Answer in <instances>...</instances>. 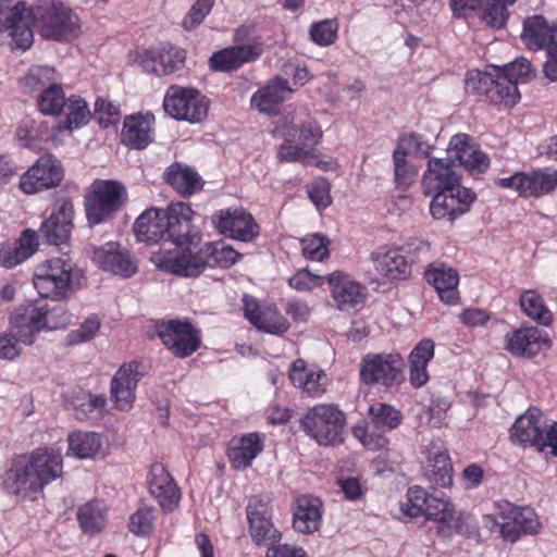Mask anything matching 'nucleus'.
<instances>
[{"label":"nucleus","mask_w":557,"mask_h":557,"mask_svg":"<svg viewBox=\"0 0 557 557\" xmlns=\"http://www.w3.org/2000/svg\"><path fill=\"white\" fill-rule=\"evenodd\" d=\"M287 117L278 121L276 132L283 137L284 143L278 146L276 158L280 162H305L308 164H318L315 161V149L306 148L299 143L295 144L297 138V129L287 126Z\"/></svg>","instance_id":"31"},{"label":"nucleus","mask_w":557,"mask_h":557,"mask_svg":"<svg viewBox=\"0 0 557 557\" xmlns=\"http://www.w3.org/2000/svg\"><path fill=\"white\" fill-rule=\"evenodd\" d=\"M449 408L450 403L445 397H433L429 407L422 411L421 417H425L428 424L432 428H441L446 422Z\"/></svg>","instance_id":"55"},{"label":"nucleus","mask_w":557,"mask_h":557,"mask_svg":"<svg viewBox=\"0 0 557 557\" xmlns=\"http://www.w3.org/2000/svg\"><path fill=\"white\" fill-rule=\"evenodd\" d=\"M431 469L426 476L435 486L449 487L453 484V466L446 451L434 453L429 457Z\"/></svg>","instance_id":"46"},{"label":"nucleus","mask_w":557,"mask_h":557,"mask_svg":"<svg viewBox=\"0 0 557 557\" xmlns=\"http://www.w3.org/2000/svg\"><path fill=\"white\" fill-rule=\"evenodd\" d=\"M259 55L260 51L253 45L232 46L214 52L210 58V67L218 72H232Z\"/></svg>","instance_id":"33"},{"label":"nucleus","mask_w":557,"mask_h":557,"mask_svg":"<svg viewBox=\"0 0 557 557\" xmlns=\"http://www.w3.org/2000/svg\"><path fill=\"white\" fill-rule=\"evenodd\" d=\"M323 504L318 497L301 495L293 508V528L301 534L317 532L322 522Z\"/></svg>","instance_id":"29"},{"label":"nucleus","mask_w":557,"mask_h":557,"mask_svg":"<svg viewBox=\"0 0 557 557\" xmlns=\"http://www.w3.org/2000/svg\"><path fill=\"white\" fill-rule=\"evenodd\" d=\"M511 438L534 446L539 451L549 448V454L557 457V423L547 429L546 420L537 408H530L516 420Z\"/></svg>","instance_id":"6"},{"label":"nucleus","mask_w":557,"mask_h":557,"mask_svg":"<svg viewBox=\"0 0 557 557\" xmlns=\"http://www.w3.org/2000/svg\"><path fill=\"white\" fill-rule=\"evenodd\" d=\"M309 34L314 44L330 46L336 39L337 25L331 20H324L312 24Z\"/></svg>","instance_id":"58"},{"label":"nucleus","mask_w":557,"mask_h":557,"mask_svg":"<svg viewBox=\"0 0 557 557\" xmlns=\"http://www.w3.org/2000/svg\"><path fill=\"white\" fill-rule=\"evenodd\" d=\"M100 320L97 315H89L77 330L69 333L66 342L69 345H78L92 339L100 329Z\"/></svg>","instance_id":"57"},{"label":"nucleus","mask_w":557,"mask_h":557,"mask_svg":"<svg viewBox=\"0 0 557 557\" xmlns=\"http://www.w3.org/2000/svg\"><path fill=\"white\" fill-rule=\"evenodd\" d=\"M434 357V343L425 338L417 344L409 355L410 383L414 387H421L429 381L428 363Z\"/></svg>","instance_id":"39"},{"label":"nucleus","mask_w":557,"mask_h":557,"mask_svg":"<svg viewBox=\"0 0 557 557\" xmlns=\"http://www.w3.org/2000/svg\"><path fill=\"white\" fill-rule=\"evenodd\" d=\"M345 414L335 405L321 404L312 407L300 420V424L319 445L331 446L343 442Z\"/></svg>","instance_id":"4"},{"label":"nucleus","mask_w":557,"mask_h":557,"mask_svg":"<svg viewBox=\"0 0 557 557\" xmlns=\"http://www.w3.org/2000/svg\"><path fill=\"white\" fill-rule=\"evenodd\" d=\"M324 280H326V277L312 274L310 271L305 269L295 273L288 280V284L296 290L307 292L321 286Z\"/></svg>","instance_id":"63"},{"label":"nucleus","mask_w":557,"mask_h":557,"mask_svg":"<svg viewBox=\"0 0 557 557\" xmlns=\"http://www.w3.org/2000/svg\"><path fill=\"white\" fill-rule=\"evenodd\" d=\"M158 335L168 349L180 358H186L199 347L197 331L187 321L170 320L157 325Z\"/></svg>","instance_id":"15"},{"label":"nucleus","mask_w":557,"mask_h":557,"mask_svg":"<svg viewBox=\"0 0 557 557\" xmlns=\"http://www.w3.org/2000/svg\"><path fill=\"white\" fill-rule=\"evenodd\" d=\"M285 117H287V126H294L297 129L298 143L306 148L314 149L322 137V131L317 122L309 119L295 123L294 115H286Z\"/></svg>","instance_id":"50"},{"label":"nucleus","mask_w":557,"mask_h":557,"mask_svg":"<svg viewBox=\"0 0 557 557\" xmlns=\"http://www.w3.org/2000/svg\"><path fill=\"white\" fill-rule=\"evenodd\" d=\"M92 261L111 274L131 277L137 272V263L129 251L115 242L92 248Z\"/></svg>","instance_id":"16"},{"label":"nucleus","mask_w":557,"mask_h":557,"mask_svg":"<svg viewBox=\"0 0 557 557\" xmlns=\"http://www.w3.org/2000/svg\"><path fill=\"white\" fill-rule=\"evenodd\" d=\"M404 367L398 354L369 355L363 358L360 367L361 380L367 384L392 385Z\"/></svg>","instance_id":"17"},{"label":"nucleus","mask_w":557,"mask_h":557,"mask_svg":"<svg viewBox=\"0 0 557 557\" xmlns=\"http://www.w3.org/2000/svg\"><path fill=\"white\" fill-rule=\"evenodd\" d=\"M423 515L441 523L440 532L446 536L461 531V521L456 517L455 507L444 496L431 495Z\"/></svg>","instance_id":"36"},{"label":"nucleus","mask_w":557,"mask_h":557,"mask_svg":"<svg viewBox=\"0 0 557 557\" xmlns=\"http://www.w3.org/2000/svg\"><path fill=\"white\" fill-rule=\"evenodd\" d=\"M214 0H197L183 20V27L191 30L201 24L203 18L210 13Z\"/></svg>","instance_id":"60"},{"label":"nucleus","mask_w":557,"mask_h":557,"mask_svg":"<svg viewBox=\"0 0 557 557\" xmlns=\"http://www.w3.org/2000/svg\"><path fill=\"white\" fill-rule=\"evenodd\" d=\"M73 216L72 201L67 198L58 200L50 216L39 228L40 237L55 246L66 243L73 230Z\"/></svg>","instance_id":"18"},{"label":"nucleus","mask_w":557,"mask_h":557,"mask_svg":"<svg viewBox=\"0 0 557 557\" xmlns=\"http://www.w3.org/2000/svg\"><path fill=\"white\" fill-rule=\"evenodd\" d=\"M522 311L532 320L543 325H549L553 314L545 306L543 298L532 289L524 290L520 296Z\"/></svg>","instance_id":"45"},{"label":"nucleus","mask_w":557,"mask_h":557,"mask_svg":"<svg viewBox=\"0 0 557 557\" xmlns=\"http://www.w3.org/2000/svg\"><path fill=\"white\" fill-rule=\"evenodd\" d=\"M163 108L172 117L190 123L201 122L208 114V101L199 91L176 85L169 87Z\"/></svg>","instance_id":"11"},{"label":"nucleus","mask_w":557,"mask_h":557,"mask_svg":"<svg viewBox=\"0 0 557 557\" xmlns=\"http://www.w3.org/2000/svg\"><path fill=\"white\" fill-rule=\"evenodd\" d=\"M557 187V171L522 173V196L541 197Z\"/></svg>","instance_id":"43"},{"label":"nucleus","mask_w":557,"mask_h":557,"mask_svg":"<svg viewBox=\"0 0 557 557\" xmlns=\"http://www.w3.org/2000/svg\"><path fill=\"white\" fill-rule=\"evenodd\" d=\"M2 487L8 494L22 499H35L42 492L24 455L12 461L3 474Z\"/></svg>","instance_id":"19"},{"label":"nucleus","mask_w":557,"mask_h":557,"mask_svg":"<svg viewBox=\"0 0 557 557\" xmlns=\"http://www.w3.org/2000/svg\"><path fill=\"white\" fill-rule=\"evenodd\" d=\"M152 125L151 115L126 116L121 132V141L133 149L146 148L153 139Z\"/></svg>","instance_id":"34"},{"label":"nucleus","mask_w":557,"mask_h":557,"mask_svg":"<svg viewBox=\"0 0 557 557\" xmlns=\"http://www.w3.org/2000/svg\"><path fill=\"white\" fill-rule=\"evenodd\" d=\"M95 114L101 126L116 124L121 119V111L117 106L106 99H98L95 103Z\"/></svg>","instance_id":"61"},{"label":"nucleus","mask_w":557,"mask_h":557,"mask_svg":"<svg viewBox=\"0 0 557 557\" xmlns=\"http://www.w3.org/2000/svg\"><path fill=\"white\" fill-rule=\"evenodd\" d=\"M309 199L318 209H324L331 205L330 185L325 180H318L308 188Z\"/></svg>","instance_id":"64"},{"label":"nucleus","mask_w":557,"mask_h":557,"mask_svg":"<svg viewBox=\"0 0 557 557\" xmlns=\"http://www.w3.org/2000/svg\"><path fill=\"white\" fill-rule=\"evenodd\" d=\"M164 176L165 181L182 195H193L202 186L197 172L181 163L170 165Z\"/></svg>","instance_id":"40"},{"label":"nucleus","mask_w":557,"mask_h":557,"mask_svg":"<svg viewBox=\"0 0 557 557\" xmlns=\"http://www.w3.org/2000/svg\"><path fill=\"white\" fill-rule=\"evenodd\" d=\"M58 78V73L53 67L35 65L29 69L24 77V84L30 91H35L55 84Z\"/></svg>","instance_id":"53"},{"label":"nucleus","mask_w":557,"mask_h":557,"mask_svg":"<svg viewBox=\"0 0 557 557\" xmlns=\"http://www.w3.org/2000/svg\"><path fill=\"white\" fill-rule=\"evenodd\" d=\"M498 72H502L512 84L518 87V84H524L530 82L536 76L535 70L532 67L529 60L525 58H519L513 62L505 65L503 69L496 67Z\"/></svg>","instance_id":"52"},{"label":"nucleus","mask_w":557,"mask_h":557,"mask_svg":"<svg viewBox=\"0 0 557 557\" xmlns=\"http://www.w3.org/2000/svg\"><path fill=\"white\" fill-rule=\"evenodd\" d=\"M33 24L42 37L58 41L77 37L81 28L79 17L62 3L45 2L33 8L22 0H0V33H9L12 49L30 48Z\"/></svg>","instance_id":"2"},{"label":"nucleus","mask_w":557,"mask_h":557,"mask_svg":"<svg viewBox=\"0 0 557 557\" xmlns=\"http://www.w3.org/2000/svg\"><path fill=\"white\" fill-rule=\"evenodd\" d=\"M194 211L184 202L172 203L166 209L150 208L135 221L138 240L159 244L152 252L153 264L165 272L182 276H198L208 267L202 253H191V218Z\"/></svg>","instance_id":"1"},{"label":"nucleus","mask_w":557,"mask_h":557,"mask_svg":"<svg viewBox=\"0 0 557 557\" xmlns=\"http://www.w3.org/2000/svg\"><path fill=\"white\" fill-rule=\"evenodd\" d=\"M249 534L258 546L275 548L282 539L281 532L272 523L271 508L268 500L259 496L250 497L247 508Z\"/></svg>","instance_id":"13"},{"label":"nucleus","mask_w":557,"mask_h":557,"mask_svg":"<svg viewBox=\"0 0 557 557\" xmlns=\"http://www.w3.org/2000/svg\"><path fill=\"white\" fill-rule=\"evenodd\" d=\"M522 39L533 49H545L557 45V24L549 25L541 15L529 17L523 23Z\"/></svg>","instance_id":"35"},{"label":"nucleus","mask_w":557,"mask_h":557,"mask_svg":"<svg viewBox=\"0 0 557 557\" xmlns=\"http://www.w3.org/2000/svg\"><path fill=\"white\" fill-rule=\"evenodd\" d=\"M212 223L219 233L244 243L252 242L260 233L255 218L243 208L220 210L212 215Z\"/></svg>","instance_id":"14"},{"label":"nucleus","mask_w":557,"mask_h":557,"mask_svg":"<svg viewBox=\"0 0 557 557\" xmlns=\"http://www.w3.org/2000/svg\"><path fill=\"white\" fill-rule=\"evenodd\" d=\"M244 301L245 317L258 330L274 335H283L288 331V320L274 305H259L246 298Z\"/></svg>","instance_id":"24"},{"label":"nucleus","mask_w":557,"mask_h":557,"mask_svg":"<svg viewBox=\"0 0 557 557\" xmlns=\"http://www.w3.org/2000/svg\"><path fill=\"white\" fill-rule=\"evenodd\" d=\"M429 244L422 240H412L407 246L394 247L373 252L371 258L376 280H404L410 274V263L405 256L413 251L417 255L426 253Z\"/></svg>","instance_id":"9"},{"label":"nucleus","mask_w":557,"mask_h":557,"mask_svg":"<svg viewBox=\"0 0 557 557\" xmlns=\"http://www.w3.org/2000/svg\"><path fill=\"white\" fill-rule=\"evenodd\" d=\"M466 87L474 94L484 95L491 102L505 107H512L520 99L518 87L502 72L496 77L479 71L470 72L466 78Z\"/></svg>","instance_id":"10"},{"label":"nucleus","mask_w":557,"mask_h":557,"mask_svg":"<svg viewBox=\"0 0 557 557\" xmlns=\"http://www.w3.org/2000/svg\"><path fill=\"white\" fill-rule=\"evenodd\" d=\"M407 496L408 503L403 506V512L411 518L423 515L431 495L420 486H412L408 490Z\"/></svg>","instance_id":"56"},{"label":"nucleus","mask_w":557,"mask_h":557,"mask_svg":"<svg viewBox=\"0 0 557 557\" xmlns=\"http://www.w3.org/2000/svg\"><path fill=\"white\" fill-rule=\"evenodd\" d=\"M67 104V114L65 128L69 131L79 128L85 125L90 117V111L87 102L82 98H70Z\"/></svg>","instance_id":"54"},{"label":"nucleus","mask_w":557,"mask_h":557,"mask_svg":"<svg viewBox=\"0 0 557 557\" xmlns=\"http://www.w3.org/2000/svg\"><path fill=\"white\" fill-rule=\"evenodd\" d=\"M499 518L500 520H497L492 516H485L484 524L491 531H498L504 540L509 542H516L522 534H536L541 529L536 513L528 507L520 508L505 503Z\"/></svg>","instance_id":"8"},{"label":"nucleus","mask_w":557,"mask_h":557,"mask_svg":"<svg viewBox=\"0 0 557 557\" xmlns=\"http://www.w3.org/2000/svg\"><path fill=\"white\" fill-rule=\"evenodd\" d=\"M517 0H484L483 21L493 28H502L507 18V7Z\"/></svg>","instance_id":"51"},{"label":"nucleus","mask_w":557,"mask_h":557,"mask_svg":"<svg viewBox=\"0 0 557 557\" xmlns=\"http://www.w3.org/2000/svg\"><path fill=\"white\" fill-rule=\"evenodd\" d=\"M72 321V315L62 307L48 308L41 301L27 302L15 309L12 318V336L15 342L32 345L42 329L57 330Z\"/></svg>","instance_id":"3"},{"label":"nucleus","mask_w":557,"mask_h":557,"mask_svg":"<svg viewBox=\"0 0 557 557\" xmlns=\"http://www.w3.org/2000/svg\"><path fill=\"white\" fill-rule=\"evenodd\" d=\"M33 283L41 298L63 301L73 292L72 264L61 258L47 260L36 269Z\"/></svg>","instance_id":"7"},{"label":"nucleus","mask_w":557,"mask_h":557,"mask_svg":"<svg viewBox=\"0 0 557 557\" xmlns=\"http://www.w3.org/2000/svg\"><path fill=\"white\" fill-rule=\"evenodd\" d=\"M394 181L398 188L406 189L410 187L416 180L417 170L407 160V152L398 146L393 153Z\"/></svg>","instance_id":"48"},{"label":"nucleus","mask_w":557,"mask_h":557,"mask_svg":"<svg viewBox=\"0 0 557 557\" xmlns=\"http://www.w3.org/2000/svg\"><path fill=\"white\" fill-rule=\"evenodd\" d=\"M69 449L81 459L96 458L101 449L100 436L94 432H73L69 436Z\"/></svg>","instance_id":"44"},{"label":"nucleus","mask_w":557,"mask_h":557,"mask_svg":"<svg viewBox=\"0 0 557 557\" xmlns=\"http://www.w3.org/2000/svg\"><path fill=\"white\" fill-rule=\"evenodd\" d=\"M369 414L373 424L377 429L394 430L403 419L401 413L393 406L382 403H376L370 406Z\"/></svg>","instance_id":"49"},{"label":"nucleus","mask_w":557,"mask_h":557,"mask_svg":"<svg viewBox=\"0 0 557 557\" xmlns=\"http://www.w3.org/2000/svg\"><path fill=\"white\" fill-rule=\"evenodd\" d=\"M153 513L150 508H140L131 518L128 528L135 535H146L152 530Z\"/></svg>","instance_id":"62"},{"label":"nucleus","mask_w":557,"mask_h":557,"mask_svg":"<svg viewBox=\"0 0 557 557\" xmlns=\"http://www.w3.org/2000/svg\"><path fill=\"white\" fill-rule=\"evenodd\" d=\"M448 160L454 164L457 161L468 171L483 173L490 166L488 157L482 152L467 134H457L451 137L447 147Z\"/></svg>","instance_id":"20"},{"label":"nucleus","mask_w":557,"mask_h":557,"mask_svg":"<svg viewBox=\"0 0 557 557\" xmlns=\"http://www.w3.org/2000/svg\"><path fill=\"white\" fill-rule=\"evenodd\" d=\"M77 520L85 534L96 535L106 528L107 506L101 500L89 502L79 507Z\"/></svg>","instance_id":"41"},{"label":"nucleus","mask_w":557,"mask_h":557,"mask_svg":"<svg viewBox=\"0 0 557 557\" xmlns=\"http://www.w3.org/2000/svg\"><path fill=\"white\" fill-rule=\"evenodd\" d=\"M37 104L41 113L46 115H59L66 106L62 86L51 84L38 96Z\"/></svg>","instance_id":"47"},{"label":"nucleus","mask_w":557,"mask_h":557,"mask_svg":"<svg viewBox=\"0 0 557 557\" xmlns=\"http://www.w3.org/2000/svg\"><path fill=\"white\" fill-rule=\"evenodd\" d=\"M425 277L431 283L441 300L447 305H455L459 300L457 286L459 283L458 272L445 264L432 265L426 272Z\"/></svg>","instance_id":"37"},{"label":"nucleus","mask_w":557,"mask_h":557,"mask_svg":"<svg viewBox=\"0 0 557 557\" xmlns=\"http://www.w3.org/2000/svg\"><path fill=\"white\" fill-rule=\"evenodd\" d=\"M24 457L41 491L63 473V457L54 448L40 447Z\"/></svg>","instance_id":"23"},{"label":"nucleus","mask_w":557,"mask_h":557,"mask_svg":"<svg viewBox=\"0 0 557 557\" xmlns=\"http://www.w3.org/2000/svg\"><path fill=\"white\" fill-rule=\"evenodd\" d=\"M263 443L258 433H249L240 438H234L228 448V459L235 469L249 467L252 460L262 451Z\"/></svg>","instance_id":"38"},{"label":"nucleus","mask_w":557,"mask_h":557,"mask_svg":"<svg viewBox=\"0 0 557 557\" xmlns=\"http://www.w3.org/2000/svg\"><path fill=\"white\" fill-rule=\"evenodd\" d=\"M149 493L165 511H173L180 502L181 493L174 480L161 463L151 466L148 479Z\"/></svg>","instance_id":"26"},{"label":"nucleus","mask_w":557,"mask_h":557,"mask_svg":"<svg viewBox=\"0 0 557 557\" xmlns=\"http://www.w3.org/2000/svg\"><path fill=\"white\" fill-rule=\"evenodd\" d=\"M126 199L125 187L116 181L96 180L85 197V211L90 224H100L113 218Z\"/></svg>","instance_id":"5"},{"label":"nucleus","mask_w":557,"mask_h":557,"mask_svg":"<svg viewBox=\"0 0 557 557\" xmlns=\"http://www.w3.org/2000/svg\"><path fill=\"white\" fill-rule=\"evenodd\" d=\"M139 382L137 366L123 364L111 380L110 396L116 409L125 411L133 407L135 389Z\"/></svg>","instance_id":"27"},{"label":"nucleus","mask_w":557,"mask_h":557,"mask_svg":"<svg viewBox=\"0 0 557 557\" xmlns=\"http://www.w3.org/2000/svg\"><path fill=\"white\" fill-rule=\"evenodd\" d=\"M63 177L60 160L52 154H44L21 175L18 187L26 195L37 194L59 186Z\"/></svg>","instance_id":"12"},{"label":"nucleus","mask_w":557,"mask_h":557,"mask_svg":"<svg viewBox=\"0 0 557 557\" xmlns=\"http://www.w3.org/2000/svg\"><path fill=\"white\" fill-rule=\"evenodd\" d=\"M335 306L341 311L358 310L363 306L366 296L361 285L349 275L335 271L326 276Z\"/></svg>","instance_id":"22"},{"label":"nucleus","mask_w":557,"mask_h":557,"mask_svg":"<svg viewBox=\"0 0 557 557\" xmlns=\"http://www.w3.org/2000/svg\"><path fill=\"white\" fill-rule=\"evenodd\" d=\"M293 92L288 81L275 76L251 97V106L260 113L276 114L282 102L287 100Z\"/></svg>","instance_id":"30"},{"label":"nucleus","mask_w":557,"mask_h":557,"mask_svg":"<svg viewBox=\"0 0 557 557\" xmlns=\"http://www.w3.org/2000/svg\"><path fill=\"white\" fill-rule=\"evenodd\" d=\"M430 205V212L435 219L456 216L466 213L475 199V194L469 188H457L455 190L434 191Z\"/></svg>","instance_id":"21"},{"label":"nucleus","mask_w":557,"mask_h":557,"mask_svg":"<svg viewBox=\"0 0 557 557\" xmlns=\"http://www.w3.org/2000/svg\"><path fill=\"white\" fill-rule=\"evenodd\" d=\"M38 247L37 235L32 230L23 232L18 244L0 250V262L5 268H13L29 258Z\"/></svg>","instance_id":"42"},{"label":"nucleus","mask_w":557,"mask_h":557,"mask_svg":"<svg viewBox=\"0 0 557 557\" xmlns=\"http://www.w3.org/2000/svg\"><path fill=\"white\" fill-rule=\"evenodd\" d=\"M548 346L549 341L535 326L518 329L506 337V349L518 357L532 358Z\"/></svg>","instance_id":"32"},{"label":"nucleus","mask_w":557,"mask_h":557,"mask_svg":"<svg viewBox=\"0 0 557 557\" xmlns=\"http://www.w3.org/2000/svg\"><path fill=\"white\" fill-rule=\"evenodd\" d=\"M302 253L310 260L321 261L329 256L327 240L319 235H310L301 239Z\"/></svg>","instance_id":"59"},{"label":"nucleus","mask_w":557,"mask_h":557,"mask_svg":"<svg viewBox=\"0 0 557 557\" xmlns=\"http://www.w3.org/2000/svg\"><path fill=\"white\" fill-rule=\"evenodd\" d=\"M422 184L428 195L434 191L462 188L460 186V175L454 169V164L448 159L441 158H432L428 161Z\"/></svg>","instance_id":"25"},{"label":"nucleus","mask_w":557,"mask_h":557,"mask_svg":"<svg viewBox=\"0 0 557 557\" xmlns=\"http://www.w3.org/2000/svg\"><path fill=\"white\" fill-rule=\"evenodd\" d=\"M185 51L170 47L160 50H146L138 54L141 67L157 76L169 75L177 71L185 61Z\"/></svg>","instance_id":"28"}]
</instances>
